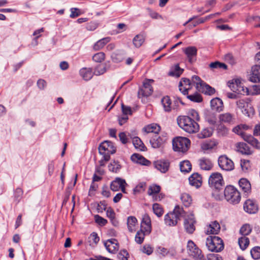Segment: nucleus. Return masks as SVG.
Returning <instances> with one entry per match:
<instances>
[{
	"instance_id": "nucleus-1",
	"label": "nucleus",
	"mask_w": 260,
	"mask_h": 260,
	"mask_svg": "<svg viewBox=\"0 0 260 260\" xmlns=\"http://www.w3.org/2000/svg\"><path fill=\"white\" fill-rule=\"evenodd\" d=\"M179 126L188 133H195L198 132L199 125L194 120L188 116H180L177 118Z\"/></svg>"
},
{
	"instance_id": "nucleus-2",
	"label": "nucleus",
	"mask_w": 260,
	"mask_h": 260,
	"mask_svg": "<svg viewBox=\"0 0 260 260\" xmlns=\"http://www.w3.org/2000/svg\"><path fill=\"white\" fill-rule=\"evenodd\" d=\"M184 213L183 208L176 206L172 212L166 214L165 216V222L168 226H174L177 223L178 220L183 216Z\"/></svg>"
},
{
	"instance_id": "nucleus-3",
	"label": "nucleus",
	"mask_w": 260,
	"mask_h": 260,
	"mask_svg": "<svg viewBox=\"0 0 260 260\" xmlns=\"http://www.w3.org/2000/svg\"><path fill=\"white\" fill-rule=\"evenodd\" d=\"M206 245L209 250L219 252L223 250L224 244L222 239L217 236H209L206 239Z\"/></svg>"
},
{
	"instance_id": "nucleus-4",
	"label": "nucleus",
	"mask_w": 260,
	"mask_h": 260,
	"mask_svg": "<svg viewBox=\"0 0 260 260\" xmlns=\"http://www.w3.org/2000/svg\"><path fill=\"white\" fill-rule=\"evenodd\" d=\"M224 194L227 201L232 204H237L241 200L240 192L233 186H227L224 189Z\"/></svg>"
},
{
	"instance_id": "nucleus-5",
	"label": "nucleus",
	"mask_w": 260,
	"mask_h": 260,
	"mask_svg": "<svg viewBox=\"0 0 260 260\" xmlns=\"http://www.w3.org/2000/svg\"><path fill=\"white\" fill-rule=\"evenodd\" d=\"M99 153L103 155L106 161H108L110 158V154L116 152V148L113 144L109 141H105L101 143L99 147Z\"/></svg>"
},
{
	"instance_id": "nucleus-6",
	"label": "nucleus",
	"mask_w": 260,
	"mask_h": 260,
	"mask_svg": "<svg viewBox=\"0 0 260 260\" xmlns=\"http://www.w3.org/2000/svg\"><path fill=\"white\" fill-rule=\"evenodd\" d=\"M173 148L175 151L185 152L190 145V141L185 137H177L173 140Z\"/></svg>"
},
{
	"instance_id": "nucleus-7",
	"label": "nucleus",
	"mask_w": 260,
	"mask_h": 260,
	"mask_svg": "<svg viewBox=\"0 0 260 260\" xmlns=\"http://www.w3.org/2000/svg\"><path fill=\"white\" fill-rule=\"evenodd\" d=\"M210 187L213 189L220 190L224 184L222 175L218 172L212 173L208 180Z\"/></svg>"
},
{
	"instance_id": "nucleus-8",
	"label": "nucleus",
	"mask_w": 260,
	"mask_h": 260,
	"mask_svg": "<svg viewBox=\"0 0 260 260\" xmlns=\"http://www.w3.org/2000/svg\"><path fill=\"white\" fill-rule=\"evenodd\" d=\"M236 105L244 115L249 117L254 115V110L250 103L244 100H239L236 102Z\"/></svg>"
},
{
	"instance_id": "nucleus-9",
	"label": "nucleus",
	"mask_w": 260,
	"mask_h": 260,
	"mask_svg": "<svg viewBox=\"0 0 260 260\" xmlns=\"http://www.w3.org/2000/svg\"><path fill=\"white\" fill-rule=\"evenodd\" d=\"M228 86L234 92L241 94H248L249 91L247 88L242 86L239 79H233L228 82Z\"/></svg>"
},
{
	"instance_id": "nucleus-10",
	"label": "nucleus",
	"mask_w": 260,
	"mask_h": 260,
	"mask_svg": "<svg viewBox=\"0 0 260 260\" xmlns=\"http://www.w3.org/2000/svg\"><path fill=\"white\" fill-rule=\"evenodd\" d=\"M218 163L219 167L223 170L230 171L234 169L233 161L226 155H221L218 158Z\"/></svg>"
},
{
	"instance_id": "nucleus-11",
	"label": "nucleus",
	"mask_w": 260,
	"mask_h": 260,
	"mask_svg": "<svg viewBox=\"0 0 260 260\" xmlns=\"http://www.w3.org/2000/svg\"><path fill=\"white\" fill-rule=\"evenodd\" d=\"M187 248L189 254L192 256L194 260L203 255L202 251L191 240L188 242Z\"/></svg>"
},
{
	"instance_id": "nucleus-12",
	"label": "nucleus",
	"mask_w": 260,
	"mask_h": 260,
	"mask_svg": "<svg viewBox=\"0 0 260 260\" xmlns=\"http://www.w3.org/2000/svg\"><path fill=\"white\" fill-rule=\"evenodd\" d=\"M126 185H127V184L125 180L120 178H117L115 180L112 182L110 187L113 191H118L120 189L123 193H125V186Z\"/></svg>"
},
{
	"instance_id": "nucleus-13",
	"label": "nucleus",
	"mask_w": 260,
	"mask_h": 260,
	"mask_svg": "<svg viewBox=\"0 0 260 260\" xmlns=\"http://www.w3.org/2000/svg\"><path fill=\"white\" fill-rule=\"evenodd\" d=\"M195 220L193 214H190L185 218L184 225L185 231L189 234H192L195 230L194 223Z\"/></svg>"
},
{
	"instance_id": "nucleus-14",
	"label": "nucleus",
	"mask_w": 260,
	"mask_h": 260,
	"mask_svg": "<svg viewBox=\"0 0 260 260\" xmlns=\"http://www.w3.org/2000/svg\"><path fill=\"white\" fill-rule=\"evenodd\" d=\"M104 245L110 253H115L119 249V244L115 239H109L104 243Z\"/></svg>"
},
{
	"instance_id": "nucleus-15",
	"label": "nucleus",
	"mask_w": 260,
	"mask_h": 260,
	"mask_svg": "<svg viewBox=\"0 0 260 260\" xmlns=\"http://www.w3.org/2000/svg\"><path fill=\"white\" fill-rule=\"evenodd\" d=\"M244 210L249 214H254L258 210V206L256 203L251 200H247L244 204Z\"/></svg>"
},
{
	"instance_id": "nucleus-16",
	"label": "nucleus",
	"mask_w": 260,
	"mask_h": 260,
	"mask_svg": "<svg viewBox=\"0 0 260 260\" xmlns=\"http://www.w3.org/2000/svg\"><path fill=\"white\" fill-rule=\"evenodd\" d=\"M141 230L143 229L146 234H149L151 231V219L149 215L147 214L143 216L141 223Z\"/></svg>"
},
{
	"instance_id": "nucleus-17",
	"label": "nucleus",
	"mask_w": 260,
	"mask_h": 260,
	"mask_svg": "<svg viewBox=\"0 0 260 260\" xmlns=\"http://www.w3.org/2000/svg\"><path fill=\"white\" fill-rule=\"evenodd\" d=\"M192 86L191 81L187 78H182L179 82V90L184 94H188Z\"/></svg>"
},
{
	"instance_id": "nucleus-18",
	"label": "nucleus",
	"mask_w": 260,
	"mask_h": 260,
	"mask_svg": "<svg viewBox=\"0 0 260 260\" xmlns=\"http://www.w3.org/2000/svg\"><path fill=\"white\" fill-rule=\"evenodd\" d=\"M167 138L166 137H160L155 135L150 140V143L154 148H158L163 146L166 142Z\"/></svg>"
},
{
	"instance_id": "nucleus-19",
	"label": "nucleus",
	"mask_w": 260,
	"mask_h": 260,
	"mask_svg": "<svg viewBox=\"0 0 260 260\" xmlns=\"http://www.w3.org/2000/svg\"><path fill=\"white\" fill-rule=\"evenodd\" d=\"M249 80L252 82H260V65L256 64L252 67Z\"/></svg>"
},
{
	"instance_id": "nucleus-20",
	"label": "nucleus",
	"mask_w": 260,
	"mask_h": 260,
	"mask_svg": "<svg viewBox=\"0 0 260 260\" xmlns=\"http://www.w3.org/2000/svg\"><path fill=\"white\" fill-rule=\"evenodd\" d=\"M183 52L186 55L189 62L192 63L195 59L194 57L197 54V48L194 46H189L183 50Z\"/></svg>"
},
{
	"instance_id": "nucleus-21",
	"label": "nucleus",
	"mask_w": 260,
	"mask_h": 260,
	"mask_svg": "<svg viewBox=\"0 0 260 260\" xmlns=\"http://www.w3.org/2000/svg\"><path fill=\"white\" fill-rule=\"evenodd\" d=\"M220 226L219 223L216 221L211 222L207 226L206 233L208 234H217L220 231Z\"/></svg>"
},
{
	"instance_id": "nucleus-22",
	"label": "nucleus",
	"mask_w": 260,
	"mask_h": 260,
	"mask_svg": "<svg viewBox=\"0 0 260 260\" xmlns=\"http://www.w3.org/2000/svg\"><path fill=\"white\" fill-rule=\"evenodd\" d=\"M236 149L237 151L245 155H251L253 152L247 144L243 142L238 143L236 145Z\"/></svg>"
},
{
	"instance_id": "nucleus-23",
	"label": "nucleus",
	"mask_w": 260,
	"mask_h": 260,
	"mask_svg": "<svg viewBox=\"0 0 260 260\" xmlns=\"http://www.w3.org/2000/svg\"><path fill=\"white\" fill-rule=\"evenodd\" d=\"M219 119L220 122L233 124L235 121L234 114L226 112L221 114L219 116Z\"/></svg>"
},
{
	"instance_id": "nucleus-24",
	"label": "nucleus",
	"mask_w": 260,
	"mask_h": 260,
	"mask_svg": "<svg viewBox=\"0 0 260 260\" xmlns=\"http://www.w3.org/2000/svg\"><path fill=\"white\" fill-rule=\"evenodd\" d=\"M131 160L135 163L139 164L144 166H149L150 161L144 158L142 155L134 153L131 156Z\"/></svg>"
},
{
	"instance_id": "nucleus-25",
	"label": "nucleus",
	"mask_w": 260,
	"mask_h": 260,
	"mask_svg": "<svg viewBox=\"0 0 260 260\" xmlns=\"http://www.w3.org/2000/svg\"><path fill=\"white\" fill-rule=\"evenodd\" d=\"M212 109L214 111L220 112L223 110V104L222 100L218 98L212 99L210 102Z\"/></svg>"
},
{
	"instance_id": "nucleus-26",
	"label": "nucleus",
	"mask_w": 260,
	"mask_h": 260,
	"mask_svg": "<svg viewBox=\"0 0 260 260\" xmlns=\"http://www.w3.org/2000/svg\"><path fill=\"white\" fill-rule=\"evenodd\" d=\"M189 184L197 188L202 184V177L198 173H193L188 178Z\"/></svg>"
},
{
	"instance_id": "nucleus-27",
	"label": "nucleus",
	"mask_w": 260,
	"mask_h": 260,
	"mask_svg": "<svg viewBox=\"0 0 260 260\" xmlns=\"http://www.w3.org/2000/svg\"><path fill=\"white\" fill-rule=\"evenodd\" d=\"M243 140L257 149H260V143L252 136L246 134L244 135Z\"/></svg>"
},
{
	"instance_id": "nucleus-28",
	"label": "nucleus",
	"mask_w": 260,
	"mask_h": 260,
	"mask_svg": "<svg viewBox=\"0 0 260 260\" xmlns=\"http://www.w3.org/2000/svg\"><path fill=\"white\" fill-rule=\"evenodd\" d=\"M154 166L161 173H166L168 170L169 162L167 160H157L154 162Z\"/></svg>"
},
{
	"instance_id": "nucleus-29",
	"label": "nucleus",
	"mask_w": 260,
	"mask_h": 260,
	"mask_svg": "<svg viewBox=\"0 0 260 260\" xmlns=\"http://www.w3.org/2000/svg\"><path fill=\"white\" fill-rule=\"evenodd\" d=\"M199 164L201 169L204 170H210L213 167L211 161L206 158H201L199 160Z\"/></svg>"
},
{
	"instance_id": "nucleus-30",
	"label": "nucleus",
	"mask_w": 260,
	"mask_h": 260,
	"mask_svg": "<svg viewBox=\"0 0 260 260\" xmlns=\"http://www.w3.org/2000/svg\"><path fill=\"white\" fill-rule=\"evenodd\" d=\"M191 82L192 83V86L193 85L196 86V89L199 91H204L203 90V86L204 84V82L202 81L201 78L198 76H193L192 77Z\"/></svg>"
},
{
	"instance_id": "nucleus-31",
	"label": "nucleus",
	"mask_w": 260,
	"mask_h": 260,
	"mask_svg": "<svg viewBox=\"0 0 260 260\" xmlns=\"http://www.w3.org/2000/svg\"><path fill=\"white\" fill-rule=\"evenodd\" d=\"M143 131L146 133L158 134L160 130V126L155 123H152L143 128Z\"/></svg>"
},
{
	"instance_id": "nucleus-32",
	"label": "nucleus",
	"mask_w": 260,
	"mask_h": 260,
	"mask_svg": "<svg viewBox=\"0 0 260 260\" xmlns=\"http://www.w3.org/2000/svg\"><path fill=\"white\" fill-rule=\"evenodd\" d=\"M183 69H181L179 64H177L172 67L168 73V75L172 77H179L183 73Z\"/></svg>"
},
{
	"instance_id": "nucleus-33",
	"label": "nucleus",
	"mask_w": 260,
	"mask_h": 260,
	"mask_svg": "<svg viewBox=\"0 0 260 260\" xmlns=\"http://www.w3.org/2000/svg\"><path fill=\"white\" fill-rule=\"evenodd\" d=\"M239 184L241 189L244 192L248 193L250 191L251 184L246 179H241L239 181Z\"/></svg>"
},
{
	"instance_id": "nucleus-34",
	"label": "nucleus",
	"mask_w": 260,
	"mask_h": 260,
	"mask_svg": "<svg viewBox=\"0 0 260 260\" xmlns=\"http://www.w3.org/2000/svg\"><path fill=\"white\" fill-rule=\"evenodd\" d=\"M110 66L108 63H105L98 65L94 70V74L96 76L103 74L109 68Z\"/></svg>"
},
{
	"instance_id": "nucleus-35",
	"label": "nucleus",
	"mask_w": 260,
	"mask_h": 260,
	"mask_svg": "<svg viewBox=\"0 0 260 260\" xmlns=\"http://www.w3.org/2000/svg\"><path fill=\"white\" fill-rule=\"evenodd\" d=\"M110 37H106L99 40L94 44L93 47V49L96 51L101 49L106 44L110 41Z\"/></svg>"
},
{
	"instance_id": "nucleus-36",
	"label": "nucleus",
	"mask_w": 260,
	"mask_h": 260,
	"mask_svg": "<svg viewBox=\"0 0 260 260\" xmlns=\"http://www.w3.org/2000/svg\"><path fill=\"white\" fill-rule=\"evenodd\" d=\"M106 215L110 219L112 224L116 226L118 224V221L115 219V213L114 210L109 207L106 211Z\"/></svg>"
},
{
	"instance_id": "nucleus-37",
	"label": "nucleus",
	"mask_w": 260,
	"mask_h": 260,
	"mask_svg": "<svg viewBox=\"0 0 260 260\" xmlns=\"http://www.w3.org/2000/svg\"><path fill=\"white\" fill-rule=\"evenodd\" d=\"M160 187L158 185H152L150 186L148 190V194L150 196H152L154 200L157 201V193L159 192Z\"/></svg>"
},
{
	"instance_id": "nucleus-38",
	"label": "nucleus",
	"mask_w": 260,
	"mask_h": 260,
	"mask_svg": "<svg viewBox=\"0 0 260 260\" xmlns=\"http://www.w3.org/2000/svg\"><path fill=\"white\" fill-rule=\"evenodd\" d=\"M137 223V219L134 216H129L127 218V225L128 230L130 232H133L135 231L136 225Z\"/></svg>"
},
{
	"instance_id": "nucleus-39",
	"label": "nucleus",
	"mask_w": 260,
	"mask_h": 260,
	"mask_svg": "<svg viewBox=\"0 0 260 260\" xmlns=\"http://www.w3.org/2000/svg\"><path fill=\"white\" fill-rule=\"evenodd\" d=\"M80 74L86 81L89 80L92 77L91 70L89 68H83L80 71Z\"/></svg>"
},
{
	"instance_id": "nucleus-40",
	"label": "nucleus",
	"mask_w": 260,
	"mask_h": 260,
	"mask_svg": "<svg viewBox=\"0 0 260 260\" xmlns=\"http://www.w3.org/2000/svg\"><path fill=\"white\" fill-rule=\"evenodd\" d=\"M125 56V53L123 52H116L112 54L111 59L114 62L118 63L124 59Z\"/></svg>"
},
{
	"instance_id": "nucleus-41",
	"label": "nucleus",
	"mask_w": 260,
	"mask_h": 260,
	"mask_svg": "<svg viewBox=\"0 0 260 260\" xmlns=\"http://www.w3.org/2000/svg\"><path fill=\"white\" fill-rule=\"evenodd\" d=\"M161 104L164 109L166 112H170L171 111L172 102L169 96H166L161 99Z\"/></svg>"
},
{
	"instance_id": "nucleus-42",
	"label": "nucleus",
	"mask_w": 260,
	"mask_h": 260,
	"mask_svg": "<svg viewBox=\"0 0 260 260\" xmlns=\"http://www.w3.org/2000/svg\"><path fill=\"white\" fill-rule=\"evenodd\" d=\"M182 203L185 207H189L192 203V198L190 194L187 193H182L180 196Z\"/></svg>"
},
{
	"instance_id": "nucleus-43",
	"label": "nucleus",
	"mask_w": 260,
	"mask_h": 260,
	"mask_svg": "<svg viewBox=\"0 0 260 260\" xmlns=\"http://www.w3.org/2000/svg\"><path fill=\"white\" fill-rule=\"evenodd\" d=\"M100 241V238L98 237V234L93 232L88 238V243L91 247H94Z\"/></svg>"
},
{
	"instance_id": "nucleus-44",
	"label": "nucleus",
	"mask_w": 260,
	"mask_h": 260,
	"mask_svg": "<svg viewBox=\"0 0 260 260\" xmlns=\"http://www.w3.org/2000/svg\"><path fill=\"white\" fill-rule=\"evenodd\" d=\"M180 169L182 172L188 173L191 169V163L188 160H184L180 162Z\"/></svg>"
},
{
	"instance_id": "nucleus-45",
	"label": "nucleus",
	"mask_w": 260,
	"mask_h": 260,
	"mask_svg": "<svg viewBox=\"0 0 260 260\" xmlns=\"http://www.w3.org/2000/svg\"><path fill=\"white\" fill-rule=\"evenodd\" d=\"M144 89L142 90V94L145 96L150 95L153 92V88L148 82H144Z\"/></svg>"
},
{
	"instance_id": "nucleus-46",
	"label": "nucleus",
	"mask_w": 260,
	"mask_h": 260,
	"mask_svg": "<svg viewBox=\"0 0 260 260\" xmlns=\"http://www.w3.org/2000/svg\"><path fill=\"white\" fill-rule=\"evenodd\" d=\"M144 37L142 35H136L133 40L134 45L136 48H139L144 42Z\"/></svg>"
},
{
	"instance_id": "nucleus-47",
	"label": "nucleus",
	"mask_w": 260,
	"mask_h": 260,
	"mask_svg": "<svg viewBox=\"0 0 260 260\" xmlns=\"http://www.w3.org/2000/svg\"><path fill=\"white\" fill-rule=\"evenodd\" d=\"M238 243L240 247L243 250H245L249 244V239L246 236H243L239 238Z\"/></svg>"
},
{
	"instance_id": "nucleus-48",
	"label": "nucleus",
	"mask_w": 260,
	"mask_h": 260,
	"mask_svg": "<svg viewBox=\"0 0 260 260\" xmlns=\"http://www.w3.org/2000/svg\"><path fill=\"white\" fill-rule=\"evenodd\" d=\"M213 133V130L211 128H205L201 132L198 134V137L200 139H204L210 137Z\"/></svg>"
},
{
	"instance_id": "nucleus-49",
	"label": "nucleus",
	"mask_w": 260,
	"mask_h": 260,
	"mask_svg": "<svg viewBox=\"0 0 260 260\" xmlns=\"http://www.w3.org/2000/svg\"><path fill=\"white\" fill-rule=\"evenodd\" d=\"M133 143L136 148L139 149L140 150H144L145 146L139 137H134L133 139Z\"/></svg>"
},
{
	"instance_id": "nucleus-50",
	"label": "nucleus",
	"mask_w": 260,
	"mask_h": 260,
	"mask_svg": "<svg viewBox=\"0 0 260 260\" xmlns=\"http://www.w3.org/2000/svg\"><path fill=\"white\" fill-rule=\"evenodd\" d=\"M108 168L110 171L117 173L120 170L121 166L118 161H113L109 165Z\"/></svg>"
},
{
	"instance_id": "nucleus-51",
	"label": "nucleus",
	"mask_w": 260,
	"mask_h": 260,
	"mask_svg": "<svg viewBox=\"0 0 260 260\" xmlns=\"http://www.w3.org/2000/svg\"><path fill=\"white\" fill-rule=\"evenodd\" d=\"M252 230V228L249 224H244L240 230V233L243 236L249 235Z\"/></svg>"
},
{
	"instance_id": "nucleus-52",
	"label": "nucleus",
	"mask_w": 260,
	"mask_h": 260,
	"mask_svg": "<svg viewBox=\"0 0 260 260\" xmlns=\"http://www.w3.org/2000/svg\"><path fill=\"white\" fill-rule=\"evenodd\" d=\"M146 233L142 230L137 232L135 236V241L138 244H141L144 239Z\"/></svg>"
},
{
	"instance_id": "nucleus-53",
	"label": "nucleus",
	"mask_w": 260,
	"mask_h": 260,
	"mask_svg": "<svg viewBox=\"0 0 260 260\" xmlns=\"http://www.w3.org/2000/svg\"><path fill=\"white\" fill-rule=\"evenodd\" d=\"M154 213L158 217H160L163 214V210L161 206L155 203L153 205L152 207Z\"/></svg>"
},
{
	"instance_id": "nucleus-54",
	"label": "nucleus",
	"mask_w": 260,
	"mask_h": 260,
	"mask_svg": "<svg viewBox=\"0 0 260 260\" xmlns=\"http://www.w3.org/2000/svg\"><path fill=\"white\" fill-rule=\"evenodd\" d=\"M105 58V54L104 52H100L94 54L92 56V60L96 62H101Z\"/></svg>"
},
{
	"instance_id": "nucleus-55",
	"label": "nucleus",
	"mask_w": 260,
	"mask_h": 260,
	"mask_svg": "<svg viewBox=\"0 0 260 260\" xmlns=\"http://www.w3.org/2000/svg\"><path fill=\"white\" fill-rule=\"evenodd\" d=\"M209 67L211 69H226L227 66L223 63H221L219 61H215L213 62H211L209 64Z\"/></svg>"
},
{
	"instance_id": "nucleus-56",
	"label": "nucleus",
	"mask_w": 260,
	"mask_h": 260,
	"mask_svg": "<svg viewBox=\"0 0 260 260\" xmlns=\"http://www.w3.org/2000/svg\"><path fill=\"white\" fill-rule=\"evenodd\" d=\"M252 257L257 259L260 258V247L256 246L253 248L250 251Z\"/></svg>"
},
{
	"instance_id": "nucleus-57",
	"label": "nucleus",
	"mask_w": 260,
	"mask_h": 260,
	"mask_svg": "<svg viewBox=\"0 0 260 260\" xmlns=\"http://www.w3.org/2000/svg\"><path fill=\"white\" fill-rule=\"evenodd\" d=\"M187 98L190 100L191 101L194 102H201L202 101V99L200 94L196 92L194 94L188 95Z\"/></svg>"
},
{
	"instance_id": "nucleus-58",
	"label": "nucleus",
	"mask_w": 260,
	"mask_h": 260,
	"mask_svg": "<svg viewBox=\"0 0 260 260\" xmlns=\"http://www.w3.org/2000/svg\"><path fill=\"white\" fill-rule=\"evenodd\" d=\"M217 133L219 136H225L229 133V129L225 126L220 125L217 128Z\"/></svg>"
},
{
	"instance_id": "nucleus-59",
	"label": "nucleus",
	"mask_w": 260,
	"mask_h": 260,
	"mask_svg": "<svg viewBox=\"0 0 260 260\" xmlns=\"http://www.w3.org/2000/svg\"><path fill=\"white\" fill-rule=\"evenodd\" d=\"M206 119L210 124H214L216 122V115L213 113H209L207 114Z\"/></svg>"
},
{
	"instance_id": "nucleus-60",
	"label": "nucleus",
	"mask_w": 260,
	"mask_h": 260,
	"mask_svg": "<svg viewBox=\"0 0 260 260\" xmlns=\"http://www.w3.org/2000/svg\"><path fill=\"white\" fill-rule=\"evenodd\" d=\"M216 146V143L214 142H207L202 145L203 150H207L213 149Z\"/></svg>"
},
{
	"instance_id": "nucleus-61",
	"label": "nucleus",
	"mask_w": 260,
	"mask_h": 260,
	"mask_svg": "<svg viewBox=\"0 0 260 260\" xmlns=\"http://www.w3.org/2000/svg\"><path fill=\"white\" fill-rule=\"evenodd\" d=\"M95 221L101 226L105 225L107 223V220L99 216V215H95L94 216Z\"/></svg>"
},
{
	"instance_id": "nucleus-62",
	"label": "nucleus",
	"mask_w": 260,
	"mask_h": 260,
	"mask_svg": "<svg viewBox=\"0 0 260 260\" xmlns=\"http://www.w3.org/2000/svg\"><path fill=\"white\" fill-rule=\"evenodd\" d=\"M203 86V90L204 91H202V92H205V93L212 94L215 92V90L214 88H212L209 85L206 84L204 83V85Z\"/></svg>"
},
{
	"instance_id": "nucleus-63",
	"label": "nucleus",
	"mask_w": 260,
	"mask_h": 260,
	"mask_svg": "<svg viewBox=\"0 0 260 260\" xmlns=\"http://www.w3.org/2000/svg\"><path fill=\"white\" fill-rule=\"evenodd\" d=\"M241 167L243 171L246 172L248 171L250 167V162L248 160H241Z\"/></svg>"
},
{
	"instance_id": "nucleus-64",
	"label": "nucleus",
	"mask_w": 260,
	"mask_h": 260,
	"mask_svg": "<svg viewBox=\"0 0 260 260\" xmlns=\"http://www.w3.org/2000/svg\"><path fill=\"white\" fill-rule=\"evenodd\" d=\"M208 260H222V257L218 254L211 253L207 255Z\"/></svg>"
}]
</instances>
